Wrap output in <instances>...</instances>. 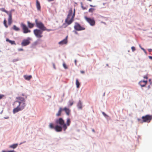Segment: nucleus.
Returning a JSON list of instances; mask_svg holds the SVG:
<instances>
[{"label":"nucleus","instance_id":"a878e982","mask_svg":"<svg viewBox=\"0 0 152 152\" xmlns=\"http://www.w3.org/2000/svg\"><path fill=\"white\" fill-rule=\"evenodd\" d=\"M49 127L51 129H54L55 127L53 124L52 123H50L49 125Z\"/></svg>","mask_w":152,"mask_h":152},{"label":"nucleus","instance_id":"864d4df0","mask_svg":"<svg viewBox=\"0 0 152 152\" xmlns=\"http://www.w3.org/2000/svg\"><path fill=\"white\" fill-rule=\"evenodd\" d=\"M143 49L144 51L145 50L144 49Z\"/></svg>","mask_w":152,"mask_h":152},{"label":"nucleus","instance_id":"ea45409f","mask_svg":"<svg viewBox=\"0 0 152 152\" xmlns=\"http://www.w3.org/2000/svg\"><path fill=\"white\" fill-rule=\"evenodd\" d=\"M138 121L140 122L141 123V122L142 121H141V120L140 119H138Z\"/></svg>","mask_w":152,"mask_h":152},{"label":"nucleus","instance_id":"1a4fd4ad","mask_svg":"<svg viewBox=\"0 0 152 152\" xmlns=\"http://www.w3.org/2000/svg\"><path fill=\"white\" fill-rule=\"evenodd\" d=\"M74 28L75 30L78 31L83 30L85 29L84 27L81 26L80 25L77 23H75Z\"/></svg>","mask_w":152,"mask_h":152},{"label":"nucleus","instance_id":"ddd939ff","mask_svg":"<svg viewBox=\"0 0 152 152\" xmlns=\"http://www.w3.org/2000/svg\"><path fill=\"white\" fill-rule=\"evenodd\" d=\"M148 82L147 81L142 80L139 82V84L141 87H144L145 86Z\"/></svg>","mask_w":152,"mask_h":152},{"label":"nucleus","instance_id":"603ef678","mask_svg":"<svg viewBox=\"0 0 152 152\" xmlns=\"http://www.w3.org/2000/svg\"><path fill=\"white\" fill-rule=\"evenodd\" d=\"M105 3H103V5H105Z\"/></svg>","mask_w":152,"mask_h":152},{"label":"nucleus","instance_id":"412c9836","mask_svg":"<svg viewBox=\"0 0 152 152\" xmlns=\"http://www.w3.org/2000/svg\"><path fill=\"white\" fill-rule=\"evenodd\" d=\"M18 146V144H13L12 145H10V146L9 147L10 148H12L13 149H15L16 148L17 146Z\"/></svg>","mask_w":152,"mask_h":152},{"label":"nucleus","instance_id":"6e6d98bb","mask_svg":"<svg viewBox=\"0 0 152 152\" xmlns=\"http://www.w3.org/2000/svg\"><path fill=\"white\" fill-rule=\"evenodd\" d=\"M22 96H24V95H23V94H22Z\"/></svg>","mask_w":152,"mask_h":152},{"label":"nucleus","instance_id":"39448f33","mask_svg":"<svg viewBox=\"0 0 152 152\" xmlns=\"http://www.w3.org/2000/svg\"><path fill=\"white\" fill-rule=\"evenodd\" d=\"M43 31L39 29H36L34 31V33L35 36L37 38H40L43 37L42 33Z\"/></svg>","mask_w":152,"mask_h":152},{"label":"nucleus","instance_id":"20e7f679","mask_svg":"<svg viewBox=\"0 0 152 152\" xmlns=\"http://www.w3.org/2000/svg\"><path fill=\"white\" fill-rule=\"evenodd\" d=\"M0 10L5 12L8 15V23L9 25H10L12 22V12L11 11L9 12L6 11L4 8H0Z\"/></svg>","mask_w":152,"mask_h":152},{"label":"nucleus","instance_id":"cd10ccee","mask_svg":"<svg viewBox=\"0 0 152 152\" xmlns=\"http://www.w3.org/2000/svg\"><path fill=\"white\" fill-rule=\"evenodd\" d=\"M95 10V9L93 8H91L89 9L88 12H92Z\"/></svg>","mask_w":152,"mask_h":152},{"label":"nucleus","instance_id":"e433bc0d","mask_svg":"<svg viewBox=\"0 0 152 152\" xmlns=\"http://www.w3.org/2000/svg\"><path fill=\"white\" fill-rule=\"evenodd\" d=\"M152 51V49H148V51L149 52H151Z\"/></svg>","mask_w":152,"mask_h":152},{"label":"nucleus","instance_id":"72a5a7b5","mask_svg":"<svg viewBox=\"0 0 152 152\" xmlns=\"http://www.w3.org/2000/svg\"><path fill=\"white\" fill-rule=\"evenodd\" d=\"M131 49L133 52H134L135 50V48L134 46H132L131 47Z\"/></svg>","mask_w":152,"mask_h":152},{"label":"nucleus","instance_id":"58836bf2","mask_svg":"<svg viewBox=\"0 0 152 152\" xmlns=\"http://www.w3.org/2000/svg\"><path fill=\"white\" fill-rule=\"evenodd\" d=\"M23 49L22 48H20L18 49V51H23Z\"/></svg>","mask_w":152,"mask_h":152},{"label":"nucleus","instance_id":"a19ab883","mask_svg":"<svg viewBox=\"0 0 152 152\" xmlns=\"http://www.w3.org/2000/svg\"><path fill=\"white\" fill-rule=\"evenodd\" d=\"M144 78H146V79H147L148 77L147 76H145L144 77Z\"/></svg>","mask_w":152,"mask_h":152},{"label":"nucleus","instance_id":"5701e85b","mask_svg":"<svg viewBox=\"0 0 152 152\" xmlns=\"http://www.w3.org/2000/svg\"><path fill=\"white\" fill-rule=\"evenodd\" d=\"M28 24L29 27L30 28H33L34 26V24L30 23L29 22H28Z\"/></svg>","mask_w":152,"mask_h":152},{"label":"nucleus","instance_id":"9d476101","mask_svg":"<svg viewBox=\"0 0 152 152\" xmlns=\"http://www.w3.org/2000/svg\"><path fill=\"white\" fill-rule=\"evenodd\" d=\"M21 26L23 30V33L26 34L31 32V31L28 29L27 26L24 24L22 23L21 24Z\"/></svg>","mask_w":152,"mask_h":152},{"label":"nucleus","instance_id":"2eb2a0df","mask_svg":"<svg viewBox=\"0 0 152 152\" xmlns=\"http://www.w3.org/2000/svg\"><path fill=\"white\" fill-rule=\"evenodd\" d=\"M62 110L65 112L66 113L67 115H69L70 112V110L69 108L66 107H64L63 109H62Z\"/></svg>","mask_w":152,"mask_h":152},{"label":"nucleus","instance_id":"37998d69","mask_svg":"<svg viewBox=\"0 0 152 152\" xmlns=\"http://www.w3.org/2000/svg\"><path fill=\"white\" fill-rule=\"evenodd\" d=\"M80 72L82 74H83L84 73V72L83 71H80Z\"/></svg>","mask_w":152,"mask_h":152},{"label":"nucleus","instance_id":"6ab92c4d","mask_svg":"<svg viewBox=\"0 0 152 152\" xmlns=\"http://www.w3.org/2000/svg\"><path fill=\"white\" fill-rule=\"evenodd\" d=\"M24 78L27 80H29L30 79L32 78V76L31 75L29 76H27V75H24Z\"/></svg>","mask_w":152,"mask_h":152},{"label":"nucleus","instance_id":"3c124183","mask_svg":"<svg viewBox=\"0 0 152 152\" xmlns=\"http://www.w3.org/2000/svg\"><path fill=\"white\" fill-rule=\"evenodd\" d=\"M75 34H77V32L76 31H75Z\"/></svg>","mask_w":152,"mask_h":152},{"label":"nucleus","instance_id":"f3484780","mask_svg":"<svg viewBox=\"0 0 152 152\" xmlns=\"http://www.w3.org/2000/svg\"><path fill=\"white\" fill-rule=\"evenodd\" d=\"M62 111H63L62 108L61 107H60L58 113L56 114V115L58 116H60L61 115Z\"/></svg>","mask_w":152,"mask_h":152},{"label":"nucleus","instance_id":"0eeeda50","mask_svg":"<svg viewBox=\"0 0 152 152\" xmlns=\"http://www.w3.org/2000/svg\"><path fill=\"white\" fill-rule=\"evenodd\" d=\"M142 120L141 123L145 122H149L152 119V115H147L145 116H142Z\"/></svg>","mask_w":152,"mask_h":152},{"label":"nucleus","instance_id":"2f4dec72","mask_svg":"<svg viewBox=\"0 0 152 152\" xmlns=\"http://www.w3.org/2000/svg\"><path fill=\"white\" fill-rule=\"evenodd\" d=\"M2 152H15V151L14 150L8 151H2Z\"/></svg>","mask_w":152,"mask_h":152},{"label":"nucleus","instance_id":"de8ad7c7","mask_svg":"<svg viewBox=\"0 0 152 152\" xmlns=\"http://www.w3.org/2000/svg\"><path fill=\"white\" fill-rule=\"evenodd\" d=\"M150 88V85H149V86H148V89H149Z\"/></svg>","mask_w":152,"mask_h":152},{"label":"nucleus","instance_id":"a18cd8bd","mask_svg":"<svg viewBox=\"0 0 152 152\" xmlns=\"http://www.w3.org/2000/svg\"><path fill=\"white\" fill-rule=\"evenodd\" d=\"M149 58L151 59L152 60V57L151 56H149Z\"/></svg>","mask_w":152,"mask_h":152},{"label":"nucleus","instance_id":"bb28decb","mask_svg":"<svg viewBox=\"0 0 152 152\" xmlns=\"http://www.w3.org/2000/svg\"><path fill=\"white\" fill-rule=\"evenodd\" d=\"M4 25L5 26L6 28H7L8 27V26L7 24V21L6 19H4Z\"/></svg>","mask_w":152,"mask_h":152},{"label":"nucleus","instance_id":"c85d7f7f","mask_svg":"<svg viewBox=\"0 0 152 152\" xmlns=\"http://www.w3.org/2000/svg\"><path fill=\"white\" fill-rule=\"evenodd\" d=\"M68 25L67 24L65 23H64L63 25V26L64 28H66V27Z\"/></svg>","mask_w":152,"mask_h":152},{"label":"nucleus","instance_id":"09e8293b","mask_svg":"<svg viewBox=\"0 0 152 152\" xmlns=\"http://www.w3.org/2000/svg\"><path fill=\"white\" fill-rule=\"evenodd\" d=\"M92 131H93V132H95L94 130V129H92Z\"/></svg>","mask_w":152,"mask_h":152},{"label":"nucleus","instance_id":"49530a36","mask_svg":"<svg viewBox=\"0 0 152 152\" xmlns=\"http://www.w3.org/2000/svg\"><path fill=\"white\" fill-rule=\"evenodd\" d=\"M49 2L52 1H54V0H48Z\"/></svg>","mask_w":152,"mask_h":152},{"label":"nucleus","instance_id":"4c0bfd02","mask_svg":"<svg viewBox=\"0 0 152 152\" xmlns=\"http://www.w3.org/2000/svg\"><path fill=\"white\" fill-rule=\"evenodd\" d=\"M81 7L83 10H85L86 9V8L85 7H83V6H81Z\"/></svg>","mask_w":152,"mask_h":152},{"label":"nucleus","instance_id":"7ed1b4c3","mask_svg":"<svg viewBox=\"0 0 152 152\" xmlns=\"http://www.w3.org/2000/svg\"><path fill=\"white\" fill-rule=\"evenodd\" d=\"M56 123L57 124H59L60 126H62L63 129L64 131L67 129V127L66 126L64 121L62 118H60L56 119Z\"/></svg>","mask_w":152,"mask_h":152},{"label":"nucleus","instance_id":"a211bd4d","mask_svg":"<svg viewBox=\"0 0 152 152\" xmlns=\"http://www.w3.org/2000/svg\"><path fill=\"white\" fill-rule=\"evenodd\" d=\"M70 123L71 120L70 118H67L66 121V126L67 127V126H69L70 125Z\"/></svg>","mask_w":152,"mask_h":152},{"label":"nucleus","instance_id":"4468645a","mask_svg":"<svg viewBox=\"0 0 152 152\" xmlns=\"http://www.w3.org/2000/svg\"><path fill=\"white\" fill-rule=\"evenodd\" d=\"M67 37H68V36H67L65 39H64L63 40L59 42L58 44L59 45H63L64 44H66L67 42Z\"/></svg>","mask_w":152,"mask_h":152},{"label":"nucleus","instance_id":"aec40b11","mask_svg":"<svg viewBox=\"0 0 152 152\" xmlns=\"http://www.w3.org/2000/svg\"><path fill=\"white\" fill-rule=\"evenodd\" d=\"M6 41L7 42H9L12 45H16L15 41H12L9 40L8 39H7Z\"/></svg>","mask_w":152,"mask_h":152},{"label":"nucleus","instance_id":"f03ea898","mask_svg":"<svg viewBox=\"0 0 152 152\" xmlns=\"http://www.w3.org/2000/svg\"><path fill=\"white\" fill-rule=\"evenodd\" d=\"M75 10H74L73 13L72 14V8H70L69 10V13L67 17L65 20V22L67 23L68 25L70 24L73 21L74 18L75 17Z\"/></svg>","mask_w":152,"mask_h":152},{"label":"nucleus","instance_id":"f704fd0d","mask_svg":"<svg viewBox=\"0 0 152 152\" xmlns=\"http://www.w3.org/2000/svg\"><path fill=\"white\" fill-rule=\"evenodd\" d=\"M102 114L104 116L108 117V116L107 115H106L104 112H103Z\"/></svg>","mask_w":152,"mask_h":152},{"label":"nucleus","instance_id":"5fc2aeb1","mask_svg":"<svg viewBox=\"0 0 152 152\" xmlns=\"http://www.w3.org/2000/svg\"><path fill=\"white\" fill-rule=\"evenodd\" d=\"M54 65V67H55V65H54V64L53 65Z\"/></svg>","mask_w":152,"mask_h":152},{"label":"nucleus","instance_id":"393cba45","mask_svg":"<svg viewBox=\"0 0 152 152\" xmlns=\"http://www.w3.org/2000/svg\"><path fill=\"white\" fill-rule=\"evenodd\" d=\"M76 87L77 88H79L80 86V83L77 79L76 80Z\"/></svg>","mask_w":152,"mask_h":152},{"label":"nucleus","instance_id":"8fccbe9b","mask_svg":"<svg viewBox=\"0 0 152 152\" xmlns=\"http://www.w3.org/2000/svg\"><path fill=\"white\" fill-rule=\"evenodd\" d=\"M88 1H92V0H88Z\"/></svg>","mask_w":152,"mask_h":152},{"label":"nucleus","instance_id":"7c9ffc66","mask_svg":"<svg viewBox=\"0 0 152 152\" xmlns=\"http://www.w3.org/2000/svg\"><path fill=\"white\" fill-rule=\"evenodd\" d=\"M63 66L64 67L65 69H67V66L66 65V64L65 63H64L63 64Z\"/></svg>","mask_w":152,"mask_h":152},{"label":"nucleus","instance_id":"c03bdc74","mask_svg":"<svg viewBox=\"0 0 152 152\" xmlns=\"http://www.w3.org/2000/svg\"><path fill=\"white\" fill-rule=\"evenodd\" d=\"M75 65H77V61L76 60H75Z\"/></svg>","mask_w":152,"mask_h":152},{"label":"nucleus","instance_id":"b1692460","mask_svg":"<svg viewBox=\"0 0 152 152\" xmlns=\"http://www.w3.org/2000/svg\"><path fill=\"white\" fill-rule=\"evenodd\" d=\"M13 29L16 31H19L20 29L18 27H17L15 25H14L13 27Z\"/></svg>","mask_w":152,"mask_h":152},{"label":"nucleus","instance_id":"4be33fe9","mask_svg":"<svg viewBox=\"0 0 152 152\" xmlns=\"http://www.w3.org/2000/svg\"><path fill=\"white\" fill-rule=\"evenodd\" d=\"M77 106L80 109L82 108V104L80 101H79L78 102L77 105Z\"/></svg>","mask_w":152,"mask_h":152},{"label":"nucleus","instance_id":"6e6552de","mask_svg":"<svg viewBox=\"0 0 152 152\" xmlns=\"http://www.w3.org/2000/svg\"><path fill=\"white\" fill-rule=\"evenodd\" d=\"M84 18L86 20L91 26H94L95 25V22L94 18H88L87 16H85Z\"/></svg>","mask_w":152,"mask_h":152},{"label":"nucleus","instance_id":"c756f323","mask_svg":"<svg viewBox=\"0 0 152 152\" xmlns=\"http://www.w3.org/2000/svg\"><path fill=\"white\" fill-rule=\"evenodd\" d=\"M52 30L50 29H48L46 28L45 27V28H44V29H43V31H52Z\"/></svg>","mask_w":152,"mask_h":152},{"label":"nucleus","instance_id":"f8f14e48","mask_svg":"<svg viewBox=\"0 0 152 152\" xmlns=\"http://www.w3.org/2000/svg\"><path fill=\"white\" fill-rule=\"evenodd\" d=\"M63 129L62 126L58 125H56L54 128V129L57 132H60L62 131Z\"/></svg>","mask_w":152,"mask_h":152},{"label":"nucleus","instance_id":"dca6fc26","mask_svg":"<svg viewBox=\"0 0 152 152\" xmlns=\"http://www.w3.org/2000/svg\"><path fill=\"white\" fill-rule=\"evenodd\" d=\"M36 7L37 10H40L41 9V7L39 2L38 1V0H37L36 1Z\"/></svg>","mask_w":152,"mask_h":152},{"label":"nucleus","instance_id":"423d86ee","mask_svg":"<svg viewBox=\"0 0 152 152\" xmlns=\"http://www.w3.org/2000/svg\"><path fill=\"white\" fill-rule=\"evenodd\" d=\"M35 23L36 26L40 30L43 31V29L44 28H45V26L44 24L41 22L38 21L37 19L35 20Z\"/></svg>","mask_w":152,"mask_h":152},{"label":"nucleus","instance_id":"c9c22d12","mask_svg":"<svg viewBox=\"0 0 152 152\" xmlns=\"http://www.w3.org/2000/svg\"><path fill=\"white\" fill-rule=\"evenodd\" d=\"M73 104V102H70V104H69V105L70 106H72Z\"/></svg>","mask_w":152,"mask_h":152},{"label":"nucleus","instance_id":"9b49d317","mask_svg":"<svg viewBox=\"0 0 152 152\" xmlns=\"http://www.w3.org/2000/svg\"><path fill=\"white\" fill-rule=\"evenodd\" d=\"M30 39L29 38L27 39H24L21 43V45L23 46H26L29 45L30 43Z\"/></svg>","mask_w":152,"mask_h":152},{"label":"nucleus","instance_id":"f257e3e1","mask_svg":"<svg viewBox=\"0 0 152 152\" xmlns=\"http://www.w3.org/2000/svg\"><path fill=\"white\" fill-rule=\"evenodd\" d=\"M25 97V98L21 96L16 97L17 100L13 104V105L15 107L13 110L14 114L22 111L24 109L26 105L25 99L26 96Z\"/></svg>","mask_w":152,"mask_h":152},{"label":"nucleus","instance_id":"79ce46f5","mask_svg":"<svg viewBox=\"0 0 152 152\" xmlns=\"http://www.w3.org/2000/svg\"><path fill=\"white\" fill-rule=\"evenodd\" d=\"M90 6L91 7H96V6H93L92 5H90Z\"/></svg>","mask_w":152,"mask_h":152},{"label":"nucleus","instance_id":"473e14b6","mask_svg":"<svg viewBox=\"0 0 152 152\" xmlns=\"http://www.w3.org/2000/svg\"><path fill=\"white\" fill-rule=\"evenodd\" d=\"M4 97V95L3 94H0V100Z\"/></svg>","mask_w":152,"mask_h":152}]
</instances>
